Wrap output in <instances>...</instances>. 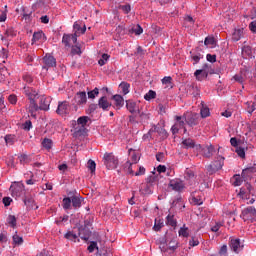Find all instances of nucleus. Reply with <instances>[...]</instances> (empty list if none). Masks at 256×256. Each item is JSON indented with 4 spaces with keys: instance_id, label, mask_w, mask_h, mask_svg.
<instances>
[{
    "instance_id": "1",
    "label": "nucleus",
    "mask_w": 256,
    "mask_h": 256,
    "mask_svg": "<svg viewBox=\"0 0 256 256\" xmlns=\"http://www.w3.org/2000/svg\"><path fill=\"white\" fill-rule=\"evenodd\" d=\"M83 201H85V198L81 194L69 192L68 197L63 198L62 206L65 211H69V209H81Z\"/></svg>"
},
{
    "instance_id": "2",
    "label": "nucleus",
    "mask_w": 256,
    "mask_h": 256,
    "mask_svg": "<svg viewBox=\"0 0 256 256\" xmlns=\"http://www.w3.org/2000/svg\"><path fill=\"white\" fill-rule=\"evenodd\" d=\"M91 221L85 220L84 225H81L78 228V237L83 241H89V237H91Z\"/></svg>"
},
{
    "instance_id": "3",
    "label": "nucleus",
    "mask_w": 256,
    "mask_h": 256,
    "mask_svg": "<svg viewBox=\"0 0 256 256\" xmlns=\"http://www.w3.org/2000/svg\"><path fill=\"white\" fill-rule=\"evenodd\" d=\"M104 165L107 169H117L119 165V159L113 155V153H105L103 157Z\"/></svg>"
},
{
    "instance_id": "4",
    "label": "nucleus",
    "mask_w": 256,
    "mask_h": 256,
    "mask_svg": "<svg viewBox=\"0 0 256 256\" xmlns=\"http://www.w3.org/2000/svg\"><path fill=\"white\" fill-rule=\"evenodd\" d=\"M72 105L75 111H77V106L87 105V93L85 91L76 93L72 99Z\"/></svg>"
},
{
    "instance_id": "5",
    "label": "nucleus",
    "mask_w": 256,
    "mask_h": 256,
    "mask_svg": "<svg viewBox=\"0 0 256 256\" xmlns=\"http://www.w3.org/2000/svg\"><path fill=\"white\" fill-rule=\"evenodd\" d=\"M240 217L244 221H255L256 219V209L253 206L247 207L244 210H242Z\"/></svg>"
},
{
    "instance_id": "6",
    "label": "nucleus",
    "mask_w": 256,
    "mask_h": 256,
    "mask_svg": "<svg viewBox=\"0 0 256 256\" xmlns=\"http://www.w3.org/2000/svg\"><path fill=\"white\" fill-rule=\"evenodd\" d=\"M229 247L234 253H241V250L245 247V244L241 242V239L230 237Z\"/></svg>"
},
{
    "instance_id": "7",
    "label": "nucleus",
    "mask_w": 256,
    "mask_h": 256,
    "mask_svg": "<svg viewBox=\"0 0 256 256\" xmlns=\"http://www.w3.org/2000/svg\"><path fill=\"white\" fill-rule=\"evenodd\" d=\"M183 118L185 119L187 125H189V127H195L197 126V124L199 123V121H201V116H199V114L197 113H190L188 115H184Z\"/></svg>"
},
{
    "instance_id": "8",
    "label": "nucleus",
    "mask_w": 256,
    "mask_h": 256,
    "mask_svg": "<svg viewBox=\"0 0 256 256\" xmlns=\"http://www.w3.org/2000/svg\"><path fill=\"white\" fill-rule=\"evenodd\" d=\"M248 75H249V70L242 69V70H240V72L238 74H235L233 76V79H234V81H236V83H240L241 85H243V83H245V81H247Z\"/></svg>"
},
{
    "instance_id": "9",
    "label": "nucleus",
    "mask_w": 256,
    "mask_h": 256,
    "mask_svg": "<svg viewBox=\"0 0 256 256\" xmlns=\"http://www.w3.org/2000/svg\"><path fill=\"white\" fill-rule=\"evenodd\" d=\"M72 43H77V34H64L62 37V43L65 47H71Z\"/></svg>"
},
{
    "instance_id": "10",
    "label": "nucleus",
    "mask_w": 256,
    "mask_h": 256,
    "mask_svg": "<svg viewBox=\"0 0 256 256\" xmlns=\"http://www.w3.org/2000/svg\"><path fill=\"white\" fill-rule=\"evenodd\" d=\"M169 187H171L173 191L181 193V191L185 189V184L181 180H170Z\"/></svg>"
},
{
    "instance_id": "11",
    "label": "nucleus",
    "mask_w": 256,
    "mask_h": 256,
    "mask_svg": "<svg viewBox=\"0 0 256 256\" xmlns=\"http://www.w3.org/2000/svg\"><path fill=\"white\" fill-rule=\"evenodd\" d=\"M126 108L132 115H135V113H141V110H139L137 102L133 100H126Z\"/></svg>"
},
{
    "instance_id": "12",
    "label": "nucleus",
    "mask_w": 256,
    "mask_h": 256,
    "mask_svg": "<svg viewBox=\"0 0 256 256\" xmlns=\"http://www.w3.org/2000/svg\"><path fill=\"white\" fill-rule=\"evenodd\" d=\"M56 113L57 115H67V113H69V102L67 101L59 102Z\"/></svg>"
},
{
    "instance_id": "13",
    "label": "nucleus",
    "mask_w": 256,
    "mask_h": 256,
    "mask_svg": "<svg viewBox=\"0 0 256 256\" xmlns=\"http://www.w3.org/2000/svg\"><path fill=\"white\" fill-rule=\"evenodd\" d=\"M256 172L255 167H248L242 170L241 177L243 181H249L253 178V174Z\"/></svg>"
},
{
    "instance_id": "14",
    "label": "nucleus",
    "mask_w": 256,
    "mask_h": 256,
    "mask_svg": "<svg viewBox=\"0 0 256 256\" xmlns=\"http://www.w3.org/2000/svg\"><path fill=\"white\" fill-rule=\"evenodd\" d=\"M98 107L103 111H109V107H111V103L107 100V96H102L98 100Z\"/></svg>"
},
{
    "instance_id": "15",
    "label": "nucleus",
    "mask_w": 256,
    "mask_h": 256,
    "mask_svg": "<svg viewBox=\"0 0 256 256\" xmlns=\"http://www.w3.org/2000/svg\"><path fill=\"white\" fill-rule=\"evenodd\" d=\"M74 33L73 35H76V39L79 37V35L85 34V31H87V26L81 27V24L79 22H75L73 25Z\"/></svg>"
},
{
    "instance_id": "16",
    "label": "nucleus",
    "mask_w": 256,
    "mask_h": 256,
    "mask_svg": "<svg viewBox=\"0 0 256 256\" xmlns=\"http://www.w3.org/2000/svg\"><path fill=\"white\" fill-rule=\"evenodd\" d=\"M46 67H57V60L52 55H47L43 58Z\"/></svg>"
},
{
    "instance_id": "17",
    "label": "nucleus",
    "mask_w": 256,
    "mask_h": 256,
    "mask_svg": "<svg viewBox=\"0 0 256 256\" xmlns=\"http://www.w3.org/2000/svg\"><path fill=\"white\" fill-rule=\"evenodd\" d=\"M213 153H215V147L213 145H208L202 150L203 157H206V159H210V157H213Z\"/></svg>"
},
{
    "instance_id": "18",
    "label": "nucleus",
    "mask_w": 256,
    "mask_h": 256,
    "mask_svg": "<svg viewBox=\"0 0 256 256\" xmlns=\"http://www.w3.org/2000/svg\"><path fill=\"white\" fill-rule=\"evenodd\" d=\"M194 77H196V81H205L209 77V74L205 70L198 69L194 72Z\"/></svg>"
},
{
    "instance_id": "19",
    "label": "nucleus",
    "mask_w": 256,
    "mask_h": 256,
    "mask_svg": "<svg viewBox=\"0 0 256 256\" xmlns=\"http://www.w3.org/2000/svg\"><path fill=\"white\" fill-rule=\"evenodd\" d=\"M153 131H154V133H158V135L160 137H162V139H167V137H169V133L163 127H159L157 125H154Z\"/></svg>"
},
{
    "instance_id": "20",
    "label": "nucleus",
    "mask_w": 256,
    "mask_h": 256,
    "mask_svg": "<svg viewBox=\"0 0 256 256\" xmlns=\"http://www.w3.org/2000/svg\"><path fill=\"white\" fill-rule=\"evenodd\" d=\"M24 93L29 98V100L35 99L38 95L37 91L30 87H24Z\"/></svg>"
},
{
    "instance_id": "21",
    "label": "nucleus",
    "mask_w": 256,
    "mask_h": 256,
    "mask_svg": "<svg viewBox=\"0 0 256 256\" xmlns=\"http://www.w3.org/2000/svg\"><path fill=\"white\" fill-rule=\"evenodd\" d=\"M240 195H253V186L246 183L245 186L240 189Z\"/></svg>"
},
{
    "instance_id": "22",
    "label": "nucleus",
    "mask_w": 256,
    "mask_h": 256,
    "mask_svg": "<svg viewBox=\"0 0 256 256\" xmlns=\"http://www.w3.org/2000/svg\"><path fill=\"white\" fill-rule=\"evenodd\" d=\"M39 110H41V108L37 105V102H35V98L30 99L29 112L31 115L34 116L33 113H37Z\"/></svg>"
},
{
    "instance_id": "23",
    "label": "nucleus",
    "mask_w": 256,
    "mask_h": 256,
    "mask_svg": "<svg viewBox=\"0 0 256 256\" xmlns=\"http://www.w3.org/2000/svg\"><path fill=\"white\" fill-rule=\"evenodd\" d=\"M112 99L115 101V105L118 109L123 107L125 105V100L123 99V96L116 94L112 97Z\"/></svg>"
},
{
    "instance_id": "24",
    "label": "nucleus",
    "mask_w": 256,
    "mask_h": 256,
    "mask_svg": "<svg viewBox=\"0 0 256 256\" xmlns=\"http://www.w3.org/2000/svg\"><path fill=\"white\" fill-rule=\"evenodd\" d=\"M224 161H225V158L219 156L216 160H214L211 163L213 164L214 168H216L219 171L223 169Z\"/></svg>"
},
{
    "instance_id": "25",
    "label": "nucleus",
    "mask_w": 256,
    "mask_h": 256,
    "mask_svg": "<svg viewBox=\"0 0 256 256\" xmlns=\"http://www.w3.org/2000/svg\"><path fill=\"white\" fill-rule=\"evenodd\" d=\"M201 109H200V115L202 119H206V117H209L211 115V111L209 110V107H207L203 102H201Z\"/></svg>"
},
{
    "instance_id": "26",
    "label": "nucleus",
    "mask_w": 256,
    "mask_h": 256,
    "mask_svg": "<svg viewBox=\"0 0 256 256\" xmlns=\"http://www.w3.org/2000/svg\"><path fill=\"white\" fill-rule=\"evenodd\" d=\"M89 121H91V118H89V116H81L77 119V124L81 125L82 129H85Z\"/></svg>"
},
{
    "instance_id": "27",
    "label": "nucleus",
    "mask_w": 256,
    "mask_h": 256,
    "mask_svg": "<svg viewBox=\"0 0 256 256\" xmlns=\"http://www.w3.org/2000/svg\"><path fill=\"white\" fill-rule=\"evenodd\" d=\"M182 145L185 149H194L195 141H193L191 138H186L182 141Z\"/></svg>"
},
{
    "instance_id": "28",
    "label": "nucleus",
    "mask_w": 256,
    "mask_h": 256,
    "mask_svg": "<svg viewBox=\"0 0 256 256\" xmlns=\"http://www.w3.org/2000/svg\"><path fill=\"white\" fill-rule=\"evenodd\" d=\"M128 33L130 35H133V33H135L136 35H141V33H143V28L141 27V25L137 24L132 26L129 30Z\"/></svg>"
},
{
    "instance_id": "29",
    "label": "nucleus",
    "mask_w": 256,
    "mask_h": 256,
    "mask_svg": "<svg viewBox=\"0 0 256 256\" xmlns=\"http://www.w3.org/2000/svg\"><path fill=\"white\" fill-rule=\"evenodd\" d=\"M191 197H192V203L194 205H203V199H201V197L197 196V191H192Z\"/></svg>"
},
{
    "instance_id": "30",
    "label": "nucleus",
    "mask_w": 256,
    "mask_h": 256,
    "mask_svg": "<svg viewBox=\"0 0 256 256\" xmlns=\"http://www.w3.org/2000/svg\"><path fill=\"white\" fill-rule=\"evenodd\" d=\"M40 111H49V101L47 100V98H40Z\"/></svg>"
},
{
    "instance_id": "31",
    "label": "nucleus",
    "mask_w": 256,
    "mask_h": 256,
    "mask_svg": "<svg viewBox=\"0 0 256 256\" xmlns=\"http://www.w3.org/2000/svg\"><path fill=\"white\" fill-rule=\"evenodd\" d=\"M166 225L170 227H177V219H175L174 215L168 214L166 217Z\"/></svg>"
},
{
    "instance_id": "32",
    "label": "nucleus",
    "mask_w": 256,
    "mask_h": 256,
    "mask_svg": "<svg viewBox=\"0 0 256 256\" xmlns=\"http://www.w3.org/2000/svg\"><path fill=\"white\" fill-rule=\"evenodd\" d=\"M6 221L8 225L12 227V229H15L17 227V217H15V215H9Z\"/></svg>"
},
{
    "instance_id": "33",
    "label": "nucleus",
    "mask_w": 256,
    "mask_h": 256,
    "mask_svg": "<svg viewBox=\"0 0 256 256\" xmlns=\"http://www.w3.org/2000/svg\"><path fill=\"white\" fill-rule=\"evenodd\" d=\"M253 51L251 50V46H244L242 47V57L247 59V57H251Z\"/></svg>"
},
{
    "instance_id": "34",
    "label": "nucleus",
    "mask_w": 256,
    "mask_h": 256,
    "mask_svg": "<svg viewBox=\"0 0 256 256\" xmlns=\"http://www.w3.org/2000/svg\"><path fill=\"white\" fill-rule=\"evenodd\" d=\"M124 171L128 174V175H135V172L133 171V163H131L130 161H127L124 164Z\"/></svg>"
},
{
    "instance_id": "35",
    "label": "nucleus",
    "mask_w": 256,
    "mask_h": 256,
    "mask_svg": "<svg viewBox=\"0 0 256 256\" xmlns=\"http://www.w3.org/2000/svg\"><path fill=\"white\" fill-rule=\"evenodd\" d=\"M43 37H45V33H43V31L34 32L33 37H32V43L41 41V39H43Z\"/></svg>"
},
{
    "instance_id": "36",
    "label": "nucleus",
    "mask_w": 256,
    "mask_h": 256,
    "mask_svg": "<svg viewBox=\"0 0 256 256\" xmlns=\"http://www.w3.org/2000/svg\"><path fill=\"white\" fill-rule=\"evenodd\" d=\"M131 85L127 82H121L119 88L121 89L123 95H127L129 93V88Z\"/></svg>"
},
{
    "instance_id": "37",
    "label": "nucleus",
    "mask_w": 256,
    "mask_h": 256,
    "mask_svg": "<svg viewBox=\"0 0 256 256\" xmlns=\"http://www.w3.org/2000/svg\"><path fill=\"white\" fill-rule=\"evenodd\" d=\"M241 37H243V30L241 29L234 30L232 34V41H239Z\"/></svg>"
},
{
    "instance_id": "38",
    "label": "nucleus",
    "mask_w": 256,
    "mask_h": 256,
    "mask_svg": "<svg viewBox=\"0 0 256 256\" xmlns=\"http://www.w3.org/2000/svg\"><path fill=\"white\" fill-rule=\"evenodd\" d=\"M191 54V59L193 62V65H197V63H199V61H201V59H203V54L198 53V54H193V52H190Z\"/></svg>"
},
{
    "instance_id": "39",
    "label": "nucleus",
    "mask_w": 256,
    "mask_h": 256,
    "mask_svg": "<svg viewBox=\"0 0 256 256\" xmlns=\"http://www.w3.org/2000/svg\"><path fill=\"white\" fill-rule=\"evenodd\" d=\"M140 193L142 195H151L153 193V190H151V184H147L143 187L140 188Z\"/></svg>"
},
{
    "instance_id": "40",
    "label": "nucleus",
    "mask_w": 256,
    "mask_h": 256,
    "mask_svg": "<svg viewBox=\"0 0 256 256\" xmlns=\"http://www.w3.org/2000/svg\"><path fill=\"white\" fill-rule=\"evenodd\" d=\"M179 247V243L177 242V238H173L170 242H169V247L168 249L170 251H176Z\"/></svg>"
},
{
    "instance_id": "41",
    "label": "nucleus",
    "mask_w": 256,
    "mask_h": 256,
    "mask_svg": "<svg viewBox=\"0 0 256 256\" xmlns=\"http://www.w3.org/2000/svg\"><path fill=\"white\" fill-rule=\"evenodd\" d=\"M233 179H234V182H233L234 187H239L241 183H243V176L239 174H235L233 176Z\"/></svg>"
},
{
    "instance_id": "42",
    "label": "nucleus",
    "mask_w": 256,
    "mask_h": 256,
    "mask_svg": "<svg viewBox=\"0 0 256 256\" xmlns=\"http://www.w3.org/2000/svg\"><path fill=\"white\" fill-rule=\"evenodd\" d=\"M155 97H157V92L153 90H149L148 93L144 95L146 101H151V99H155Z\"/></svg>"
},
{
    "instance_id": "43",
    "label": "nucleus",
    "mask_w": 256,
    "mask_h": 256,
    "mask_svg": "<svg viewBox=\"0 0 256 256\" xmlns=\"http://www.w3.org/2000/svg\"><path fill=\"white\" fill-rule=\"evenodd\" d=\"M204 45H206V47H215V38L206 37L204 40Z\"/></svg>"
},
{
    "instance_id": "44",
    "label": "nucleus",
    "mask_w": 256,
    "mask_h": 256,
    "mask_svg": "<svg viewBox=\"0 0 256 256\" xmlns=\"http://www.w3.org/2000/svg\"><path fill=\"white\" fill-rule=\"evenodd\" d=\"M246 105V111L247 113H249V115H252L253 114V111H255V103L253 102H246L245 103Z\"/></svg>"
},
{
    "instance_id": "45",
    "label": "nucleus",
    "mask_w": 256,
    "mask_h": 256,
    "mask_svg": "<svg viewBox=\"0 0 256 256\" xmlns=\"http://www.w3.org/2000/svg\"><path fill=\"white\" fill-rule=\"evenodd\" d=\"M65 239H68L69 241H75V239H77V237H79V235L75 234V232L73 231H68L65 235H64Z\"/></svg>"
},
{
    "instance_id": "46",
    "label": "nucleus",
    "mask_w": 256,
    "mask_h": 256,
    "mask_svg": "<svg viewBox=\"0 0 256 256\" xmlns=\"http://www.w3.org/2000/svg\"><path fill=\"white\" fill-rule=\"evenodd\" d=\"M119 9L123 11L125 15H129V13H131V4L120 5Z\"/></svg>"
},
{
    "instance_id": "47",
    "label": "nucleus",
    "mask_w": 256,
    "mask_h": 256,
    "mask_svg": "<svg viewBox=\"0 0 256 256\" xmlns=\"http://www.w3.org/2000/svg\"><path fill=\"white\" fill-rule=\"evenodd\" d=\"M95 249L96 251H99V246H97V241H91L87 250L89 251V253H93Z\"/></svg>"
},
{
    "instance_id": "48",
    "label": "nucleus",
    "mask_w": 256,
    "mask_h": 256,
    "mask_svg": "<svg viewBox=\"0 0 256 256\" xmlns=\"http://www.w3.org/2000/svg\"><path fill=\"white\" fill-rule=\"evenodd\" d=\"M110 57L111 56H109V54H102L101 59L98 61V65H100V67H103V65H105L107 61H109Z\"/></svg>"
},
{
    "instance_id": "49",
    "label": "nucleus",
    "mask_w": 256,
    "mask_h": 256,
    "mask_svg": "<svg viewBox=\"0 0 256 256\" xmlns=\"http://www.w3.org/2000/svg\"><path fill=\"white\" fill-rule=\"evenodd\" d=\"M206 171L208 175H215V173L218 171L217 168L212 164V162L206 167Z\"/></svg>"
},
{
    "instance_id": "50",
    "label": "nucleus",
    "mask_w": 256,
    "mask_h": 256,
    "mask_svg": "<svg viewBox=\"0 0 256 256\" xmlns=\"http://www.w3.org/2000/svg\"><path fill=\"white\" fill-rule=\"evenodd\" d=\"M42 145H43V147H45V149H51V147H53V140H51L49 138H45L42 141Z\"/></svg>"
},
{
    "instance_id": "51",
    "label": "nucleus",
    "mask_w": 256,
    "mask_h": 256,
    "mask_svg": "<svg viewBox=\"0 0 256 256\" xmlns=\"http://www.w3.org/2000/svg\"><path fill=\"white\" fill-rule=\"evenodd\" d=\"M164 227V224H163V221L162 220H155V224L153 226V229L155 231H161V229H163Z\"/></svg>"
},
{
    "instance_id": "52",
    "label": "nucleus",
    "mask_w": 256,
    "mask_h": 256,
    "mask_svg": "<svg viewBox=\"0 0 256 256\" xmlns=\"http://www.w3.org/2000/svg\"><path fill=\"white\" fill-rule=\"evenodd\" d=\"M98 108H99V104H90L88 109L86 110V113L88 115H91V113H95V111H97Z\"/></svg>"
},
{
    "instance_id": "53",
    "label": "nucleus",
    "mask_w": 256,
    "mask_h": 256,
    "mask_svg": "<svg viewBox=\"0 0 256 256\" xmlns=\"http://www.w3.org/2000/svg\"><path fill=\"white\" fill-rule=\"evenodd\" d=\"M99 95V88H94L93 90L88 92V99H95Z\"/></svg>"
},
{
    "instance_id": "54",
    "label": "nucleus",
    "mask_w": 256,
    "mask_h": 256,
    "mask_svg": "<svg viewBox=\"0 0 256 256\" xmlns=\"http://www.w3.org/2000/svg\"><path fill=\"white\" fill-rule=\"evenodd\" d=\"M13 243H14V245H23V237L15 234L13 236Z\"/></svg>"
},
{
    "instance_id": "55",
    "label": "nucleus",
    "mask_w": 256,
    "mask_h": 256,
    "mask_svg": "<svg viewBox=\"0 0 256 256\" xmlns=\"http://www.w3.org/2000/svg\"><path fill=\"white\" fill-rule=\"evenodd\" d=\"M23 193V188L21 186H17L12 190V195H16V197H21Z\"/></svg>"
},
{
    "instance_id": "56",
    "label": "nucleus",
    "mask_w": 256,
    "mask_h": 256,
    "mask_svg": "<svg viewBox=\"0 0 256 256\" xmlns=\"http://www.w3.org/2000/svg\"><path fill=\"white\" fill-rule=\"evenodd\" d=\"M97 167V164L93 160H88V169L91 173H95V169Z\"/></svg>"
},
{
    "instance_id": "57",
    "label": "nucleus",
    "mask_w": 256,
    "mask_h": 256,
    "mask_svg": "<svg viewBox=\"0 0 256 256\" xmlns=\"http://www.w3.org/2000/svg\"><path fill=\"white\" fill-rule=\"evenodd\" d=\"M138 114H139L141 121H143L144 123H147V121H149V119H150L149 113L140 112Z\"/></svg>"
},
{
    "instance_id": "58",
    "label": "nucleus",
    "mask_w": 256,
    "mask_h": 256,
    "mask_svg": "<svg viewBox=\"0 0 256 256\" xmlns=\"http://www.w3.org/2000/svg\"><path fill=\"white\" fill-rule=\"evenodd\" d=\"M178 233L182 237H189V228L181 227Z\"/></svg>"
},
{
    "instance_id": "59",
    "label": "nucleus",
    "mask_w": 256,
    "mask_h": 256,
    "mask_svg": "<svg viewBox=\"0 0 256 256\" xmlns=\"http://www.w3.org/2000/svg\"><path fill=\"white\" fill-rule=\"evenodd\" d=\"M45 6V2L39 0L35 4H33L32 9L33 11H37V9H41V7Z\"/></svg>"
},
{
    "instance_id": "60",
    "label": "nucleus",
    "mask_w": 256,
    "mask_h": 256,
    "mask_svg": "<svg viewBox=\"0 0 256 256\" xmlns=\"http://www.w3.org/2000/svg\"><path fill=\"white\" fill-rule=\"evenodd\" d=\"M33 14V11L26 12V8L22 7V17L23 19H31V15Z\"/></svg>"
},
{
    "instance_id": "61",
    "label": "nucleus",
    "mask_w": 256,
    "mask_h": 256,
    "mask_svg": "<svg viewBox=\"0 0 256 256\" xmlns=\"http://www.w3.org/2000/svg\"><path fill=\"white\" fill-rule=\"evenodd\" d=\"M81 47L79 46H72L71 48V54L72 55H81Z\"/></svg>"
},
{
    "instance_id": "62",
    "label": "nucleus",
    "mask_w": 256,
    "mask_h": 256,
    "mask_svg": "<svg viewBox=\"0 0 256 256\" xmlns=\"http://www.w3.org/2000/svg\"><path fill=\"white\" fill-rule=\"evenodd\" d=\"M189 245L190 247H197V245H199V240L196 237L192 236L189 240Z\"/></svg>"
},
{
    "instance_id": "63",
    "label": "nucleus",
    "mask_w": 256,
    "mask_h": 256,
    "mask_svg": "<svg viewBox=\"0 0 256 256\" xmlns=\"http://www.w3.org/2000/svg\"><path fill=\"white\" fill-rule=\"evenodd\" d=\"M236 153L241 159H245V149L239 147L236 149Z\"/></svg>"
},
{
    "instance_id": "64",
    "label": "nucleus",
    "mask_w": 256,
    "mask_h": 256,
    "mask_svg": "<svg viewBox=\"0 0 256 256\" xmlns=\"http://www.w3.org/2000/svg\"><path fill=\"white\" fill-rule=\"evenodd\" d=\"M249 29H250V31H252V33H256V20L252 21L249 24Z\"/></svg>"
}]
</instances>
